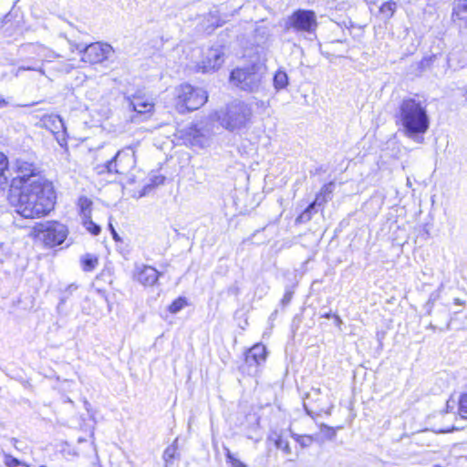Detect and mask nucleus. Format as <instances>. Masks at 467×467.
Listing matches in <instances>:
<instances>
[{"label": "nucleus", "instance_id": "9d476101", "mask_svg": "<svg viewBox=\"0 0 467 467\" xmlns=\"http://www.w3.org/2000/svg\"><path fill=\"white\" fill-rule=\"evenodd\" d=\"M13 169L17 173V176L12 179L11 186L14 188H18L20 185L32 182L36 177H43L40 174V168L36 164L23 159H17Z\"/></svg>", "mask_w": 467, "mask_h": 467}, {"label": "nucleus", "instance_id": "f704fd0d", "mask_svg": "<svg viewBox=\"0 0 467 467\" xmlns=\"http://www.w3.org/2000/svg\"><path fill=\"white\" fill-rule=\"evenodd\" d=\"M5 465H7L8 467H19L20 466V462L13 457L12 455H9V454H5Z\"/></svg>", "mask_w": 467, "mask_h": 467}, {"label": "nucleus", "instance_id": "ddd939ff", "mask_svg": "<svg viewBox=\"0 0 467 467\" xmlns=\"http://www.w3.org/2000/svg\"><path fill=\"white\" fill-rule=\"evenodd\" d=\"M42 126L56 135L57 142L62 146L66 144V128L62 119L57 115H47L41 119Z\"/></svg>", "mask_w": 467, "mask_h": 467}, {"label": "nucleus", "instance_id": "c9c22d12", "mask_svg": "<svg viewBox=\"0 0 467 467\" xmlns=\"http://www.w3.org/2000/svg\"><path fill=\"white\" fill-rule=\"evenodd\" d=\"M296 441L299 442V444L302 447H308L313 442V438L311 436L306 435V436H298L296 438Z\"/></svg>", "mask_w": 467, "mask_h": 467}, {"label": "nucleus", "instance_id": "393cba45", "mask_svg": "<svg viewBox=\"0 0 467 467\" xmlns=\"http://www.w3.org/2000/svg\"><path fill=\"white\" fill-rule=\"evenodd\" d=\"M81 262H82L83 270L86 272H91L98 265L99 260L96 255H93L90 254H86L82 257Z\"/></svg>", "mask_w": 467, "mask_h": 467}, {"label": "nucleus", "instance_id": "f3484780", "mask_svg": "<svg viewBox=\"0 0 467 467\" xmlns=\"http://www.w3.org/2000/svg\"><path fill=\"white\" fill-rule=\"evenodd\" d=\"M130 107L140 115L151 112L154 104L148 99L141 96H133L130 99Z\"/></svg>", "mask_w": 467, "mask_h": 467}, {"label": "nucleus", "instance_id": "b1692460", "mask_svg": "<svg viewBox=\"0 0 467 467\" xmlns=\"http://www.w3.org/2000/svg\"><path fill=\"white\" fill-rule=\"evenodd\" d=\"M274 87L276 90H281L288 85V77L285 71L278 70L274 76Z\"/></svg>", "mask_w": 467, "mask_h": 467}, {"label": "nucleus", "instance_id": "f03ea898", "mask_svg": "<svg viewBox=\"0 0 467 467\" xmlns=\"http://www.w3.org/2000/svg\"><path fill=\"white\" fill-rule=\"evenodd\" d=\"M395 118L408 138L417 142L423 140L421 136L430 128L426 100L420 99L417 95L404 98L397 109Z\"/></svg>", "mask_w": 467, "mask_h": 467}, {"label": "nucleus", "instance_id": "37998d69", "mask_svg": "<svg viewBox=\"0 0 467 467\" xmlns=\"http://www.w3.org/2000/svg\"><path fill=\"white\" fill-rule=\"evenodd\" d=\"M18 71L22 70H36V67H29V66H20L17 69Z\"/></svg>", "mask_w": 467, "mask_h": 467}, {"label": "nucleus", "instance_id": "49530a36", "mask_svg": "<svg viewBox=\"0 0 467 467\" xmlns=\"http://www.w3.org/2000/svg\"><path fill=\"white\" fill-rule=\"evenodd\" d=\"M97 170H99L98 171L99 173H103V172L107 171L105 169H103V166L101 167V170H99V167H97Z\"/></svg>", "mask_w": 467, "mask_h": 467}, {"label": "nucleus", "instance_id": "423d86ee", "mask_svg": "<svg viewBox=\"0 0 467 467\" xmlns=\"http://www.w3.org/2000/svg\"><path fill=\"white\" fill-rule=\"evenodd\" d=\"M37 238L41 239L47 246L61 244L67 235V227L57 222H46L37 223L34 227Z\"/></svg>", "mask_w": 467, "mask_h": 467}, {"label": "nucleus", "instance_id": "2eb2a0df", "mask_svg": "<svg viewBox=\"0 0 467 467\" xmlns=\"http://www.w3.org/2000/svg\"><path fill=\"white\" fill-rule=\"evenodd\" d=\"M189 135L192 138V143L193 145L203 148L209 144L212 132L202 124H195L190 129Z\"/></svg>", "mask_w": 467, "mask_h": 467}, {"label": "nucleus", "instance_id": "20e7f679", "mask_svg": "<svg viewBox=\"0 0 467 467\" xmlns=\"http://www.w3.org/2000/svg\"><path fill=\"white\" fill-rule=\"evenodd\" d=\"M175 108L178 112L184 114L203 106L208 100L206 90L194 88L190 84H182L174 90Z\"/></svg>", "mask_w": 467, "mask_h": 467}, {"label": "nucleus", "instance_id": "aec40b11", "mask_svg": "<svg viewBox=\"0 0 467 467\" xmlns=\"http://www.w3.org/2000/svg\"><path fill=\"white\" fill-rule=\"evenodd\" d=\"M396 8L397 4L395 2H385L379 6V16L382 20H388L393 16V14L396 11Z\"/></svg>", "mask_w": 467, "mask_h": 467}, {"label": "nucleus", "instance_id": "dca6fc26", "mask_svg": "<svg viewBox=\"0 0 467 467\" xmlns=\"http://www.w3.org/2000/svg\"><path fill=\"white\" fill-rule=\"evenodd\" d=\"M452 22L457 27H467V0H455Z\"/></svg>", "mask_w": 467, "mask_h": 467}, {"label": "nucleus", "instance_id": "bb28decb", "mask_svg": "<svg viewBox=\"0 0 467 467\" xmlns=\"http://www.w3.org/2000/svg\"><path fill=\"white\" fill-rule=\"evenodd\" d=\"M83 225L85 228L93 235L99 234L101 228L99 224L95 223L92 219L91 215L89 217H86L82 219Z\"/></svg>", "mask_w": 467, "mask_h": 467}, {"label": "nucleus", "instance_id": "cd10ccee", "mask_svg": "<svg viewBox=\"0 0 467 467\" xmlns=\"http://www.w3.org/2000/svg\"><path fill=\"white\" fill-rule=\"evenodd\" d=\"M186 305V299L184 297H179L170 305L169 311L171 313L176 314L180 312Z\"/></svg>", "mask_w": 467, "mask_h": 467}, {"label": "nucleus", "instance_id": "4be33fe9", "mask_svg": "<svg viewBox=\"0 0 467 467\" xmlns=\"http://www.w3.org/2000/svg\"><path fill=\"white\" fill-rule=\"evenodd\" d=\"M78 205L80 210V215L83 218L89 217L91 215V205L92 202L86 196H81L78 199Z\"/></svg>", "mask_w": 467, "mask_h": 467}, {"label": "nucleus", "instance_id": "0eeeda50", "mask_svg": "<svg viewBox=\"0 0 467 467\" xmlns=\"http://www.w3.org/2000/svg\"><path fill=\"white\" fill-rule=\"evenodd\" d=\"M136 165L135 150L129 146L119 150L115 156L103 165L109 173L126 174Z\"/></svg>", "mask_w": 467, "mask_h": 467}, {"label": "nucleus", "instance_id": "6ab92c4d", "mask_svg": "<svg viewBox=\"0 0 467 467\" xmlns=\"http://www.w3.org/2000/svg\"><path fill=\"white\" fill-rule=\"evenodd\" d=\"M269 439L274 441L275 447L281 450L285 454L290 455L292 453L289 441L286 439H284L282 435L275 432L269 437Z\"/></svg>", "mask_w": 467, "mask_h": 467}, {"label": "nucleus", "instance_id": "a18cd8bd", "mask_svg": "<svg viewBox=\"0 0 467 467\" xmlns=\"http://www.w3.org/2000/svg\"><path fill=\"white\" fill-rule=\"evenodd\" d=\"M454 304L462 306V305H463V302L461 299H459V298H455L454 299Z\"/></svg>", "mask_w": 467, "mask_h": 467}, {"label": "nucleus", "instance_id": "473e14b6", "mask_svg": "<svg viewBox=\"0 0 467 467\" xmlns=\"http://www.w3.org/2000/svg\"><path fill=\"white\" fill-rule=\"evenodd\" d=\"M175 452H176V447L174 445H171V446L167 447L163 452V460L166 462H171L174 458Z\"/></svg>", "mask_w": 467, "mask_h": 467}, {"label": "nucleus", "instance_id": "7c9ffc66", "mask_svg": "<svg viewBox=\"0 0 467 467\" xmlns=\"http://www.w3.org/2000/svg\"><path fill=\"white\" fill-rule=\"evenodd\" d=\"M321 432L324 433L327 439L332 441L336 438L337 431L335 428L329 427L326 424H321L320 426Z\"/></svg>", "mask_w": 467, "mask_h": 467}, {"label": "nucleus", "instance_id": "4468645a", "mask_svg": "<svg viewBox=\"0 0 467 467\" xmlns=\"http://www.w3.org/2000/svg\"><path fill=\"white\" fill-rule=\"evenodd\" d=\"M161 274L152 266L137 265L134 273L135 279L145 286H151L156 284Z\"/></svg>", "mask_w": 467, "mask_h": 467}, {"label": "nucleus", "instance_id": "2f4dec72", "mask_svg": "<svg viewBox=\"0 0 467 467\" xmlns=\"http://www.w3.org/2000/svg\"><path fill=\"white\" fill-rule=\"evenodd\" d=\"M226 453V460L228 462L232 464V467H247L245 464H244L240 460L236 459L229 449H225Z\"/></svg>", "mask_w": 467, "mask_h": 467}, {"label": "nucleus", "instance_id": "6e6552de", "mask_svg": "<svg viewBox=\"0 0 467 467\" xmlns=\"http://www.w3.org/2000/svg\"><path fill=\"white\" fill-rule=\"evenodd\" d=\"M229 55V47L225 45L212 46L204 54L202 61L198 64V70L202 73H209L218 70L224 63Z\"/></svg>", "mask_w": 467, "mask_h": 467}, {"label": "nucleus", "instance_id": "c85d7f7f", "mask_svg": "<svg viewBox=\"0 0 467 467\" xmlns=\"http://www.w3.org/2000/svg\"><path fill=\"white\" fill-rule=\"evenodd\" d=\"M150 183L144 187L143 194L148 192L152 187L162 184L165 181V177L163 175H153L150 177Z\"/></svg>", "mask_w": 467, "mask_h": 467}, {"label": "nucleus", "instance_id": "72a5a7b5", "mask_svg": "<svg viewBox=\"0 0 467 467\" xmlns=\"http://www.w3.org/2000/svg\"><path fill=\"white\" fill-rule=\"evenodd\" d=\"M77 288L78 286L74 284L67 285V287L66 288V290L64 291L63 295L60 297L59 306L63 305L68 298L69 295H71L73 291L77 290Z\"/></svg>", "mask_w": 467, "mask_h": 467}, {"label": "nucleus", "instance_id": "3c124183", "mask_svg": "<svg viewBox=\"0 0 467 467\" xmlns=\"http://www.w3.org/2000/svg\"><path fill=\"white\" fill-rule=\"evenodd\" d=\"M464 98H465V99H466V101H467V90H466V91H465V93H464Z\"/></svg>", "mask_w": 467, "mask_h": 467}, {"label": "nucleus", "instance_id": "5701e85b", "mask_svg": "<svg viewBox=\"0 0 467 467\" xmlns=\"http://www.w3.org/2000/svg\"><path fill=\"white\" fill-rule=\"evenodd\" d=\"M321 395V389L319 388H313L310 392L306 394V400L304 402V408L306 413L312 416L313 411L309 409V404L312 401L317 402L319 401V396Z\"/></svg>", "mask_w": 467, "mask_h": 467}, {"label": "nucleus", "instance_id": "a878e982", "mask_svg": "<svg viewBox=\"0 0 467 467\" xmlns=\"http://www.w3.org/2000/svg\"><path fill=\"white\" fill-rule=\"evenodd\" d=\"M16 15L13 13L7 14L1 21L0 26L6 27V29L16 28L21 26V19H14Z\"/></svg>", "mask_w": 467, "mask_h": 467}, {"label": "nucleus", "instance_id": "c756f323", "mask_svg": "<svg viewBox=\"0 0 467 467\" xmlns=\"http://www.w3.org/2000/svg\"><path fill=\"white\" fill-rule=\"evenodd\" d=\"M459 413L460 415L467 419V392L463 393L459 400Z\"/></svg>", "mask_w": 467, "mask_h": 467}, {"label": "nucleus", "instance_id": "412c9836", "mask_svg": "<svg viewBox=\"0 0 467 467\" xmlns=\"http://www.w3.org/2000/svg\"><path fill=\"white\" fill-rule=\"evenodd\" d=\"M317 213V208L311 202L296 219V223H306L312 219L314 213Z\"/></svg>", "mask_w": 467, "mask_h": 467}, {"label": "nucleus", "instance_id": "4c0bfd02", "mask_svg": "<svg viewBox=\"0 0 467 467\" xmlns=\"http://www.w3.org/2000/svg\"><path fill=\"white\" fill-rule=\"evenodd\" d=\"M332 187H333V183L330 182L328 184H326L324 185L321 190H320V193H323V195H325L326 197H329V195L331 194L332 192Z\"/></svg>", "mask_w": 467, "mask_h": 467}, {"label": "nucleus", "instance_id": "f257e3e1", "mask_svg": "<svg viewBox=\"0 0 467 467\" xmlns=\"http://www.w3.org/2000/svg\"><path fill=\"white\" fill-rule=\"evenodd\" d=\"M16 212L26 219L48 214L56 203V192L51 182L36 177L32 182L20 185Z\"/></svg>", "mask_w": 467, "mask_h": 467}, {"label": "nucleus", "instance_id": "de8ad7c7", "mask_svg": "<svg viewBox=\"0 0 467 467\" xmlns=\"http://www.w3.org/2000/svg\"><path fill=\"white\" fill-rule=\"evenodd\" d=\"M335 317H336V320H337V324H339V323H341V322H342V321H341V319H340V317H339L338 316H335Z\"/></svg>", "mask_w": 467, "mask_h": 467}, {"label": "nucleus", "instance_id": "f8f14e48", "mask_svg": "<svg viewBox=\"0 0 467 467\" xmlns=\"http://www.w3.org/2000/svg\"><path fill=\"white\" fill-rule=\"evenodd\" d=\"M289 26L295 29H311L317 26L316 14L311 10H297L288 20Z\"/></svg>", "mask_w": 467, "mask_h": 467}, {"label": "nucleus", "instance_id": "9b49d317", "mask_svg": "<svg viewBox=\"0 0 467 467\" xmlns=\"http://www.w3.org/2000/svg\"><path fill=\"white\" fill-rule=\"evenodd\" d=\"M266 356V348L263 344L254 345L245 354L244 371L249 375H255L258 367L265 362Z\"/></svg>", "mask_w": 467, "mask_h": 467}, {"label": "nucleus", "instance_id": "09e8293b", "mask_svg": "<svg viewBox=\"0 0 467 467\" xmlns=\"http://www.w3.org/2000/svg\"><path fill=\"white\" fill-rule=\"evenodd\" d=\"M450 403H451V400H448V401H447V411H449V409L451 408Z\"/></svg>", "mask_w": 467, "mask_h": 467}, {"label": "nucleus", "instance_id": "c03bdc74", "mask_svg": "<svg viewBox=\"0 0 467 467\" xmlns=\"http://www.w3.org/2000/svg\"><path fill=\"white\" fill-rule=\"evenodd\" d=\"M439 295L438 294H435V293H432L430 296V299H429V304L431 303V302H434L437 298H438Z\"/></svg>", "mask_w": 467, "mask_h": 467}, {"label": "nucleus", "instance_id": "58836bf2", "mask_svg": "<svg viewBox=\"0 0 467 467\" xmlns=\"http://www.w3.org/2000/svg\"><path fill=\"white\" fill-rule=\"evenodd\" d=\"M36 104V102H33L32 104H28L27 106H34ZM9 105L16 106L15 104L11 103L10 99H5L3 97H0V108H4V107L9 106ZM16 106H19V105L17 104ZM23 106L26 107V105H23Z\"/></svg>", "mask_w": 467, "mask_h": 467}, {"label": "nucleus", "instance_id": "8fccbe9b", "mask_svg": "<svg viewBox=\"0 0 467 467\" xmlns=\"http://www.w3.org/2000/svg\"><path fill=\"white\" fill-rule=\"evenodd\" d=\"M324 317H327V318H329L331 317V315L330 314H326Z\"/></svg>", "mask_w": 467, "mask_h": 467}, {"label": "nucleus", "instance_id": "a19ab883", "mask_svg": "<svg viewBox=\"0 0 467 467\" xmlns=\"http://www.w3.org/2000/svg\"><path fill=\"white\" fill-rule=\"evenodd\" d=\"M291 299H292V292L287 291V292H285V294L284 295V296L282 298V304L286 305L291 301Z\"/></svg>", "mask_w": 467, "mask_h": 467}, {"label": "nucleus", "instance_id": "1a4fd4ad", "mask_svg": "<svg viewBox=\"0 0 467 467\" xmlns=\"http://www.w3.org/2000/svg\"><path fill=\"white\" fill-rule=\"evenodd\" d=\"M78 51L83 54L82 60L90 64L100 63L107 59L112 51L109 44L96 42L87 45L85 43L71 44Z\"/></svg>", "mask_w": 467, "mask_h": 467}, {"label": "nucleus", "instance_id": "e433bc0d", "mask_svg": "<svg viewBox=\"0 0 467 467\" xmlns=\"http://www.w3.org/2000/svg\"><path fill=\"white\" fill-rule=\"evenodd\" d=\"M327 197L323 195V193L318 192L316 195V198L312 203L317 208L324 205L327 202Z\"/></svg>", "mask_w": 467, "mask_h": 467}, {"label": "nucleus", "instance_id": "79ce46f5", "mask_svg": "<svg viewBox=\"0 0 467 467\" xmlns=\"http://www.w3.org/2000/svg\"><path fill=\"white\" fill-rule=\"evenodd\" d=\"M109 230H110V233H111V234H112L113 239H114V240H116V241H119V234H117V232H116V230H115V228L113 227V225H112V223H109Z\"/></svg>", "mask_w": 467, "mask_h": 467}, {"label": "nucleus", "instance_id": "a211bd4d", "mask_svg": "<svg viewBox=\"0 0 467 467\" xmlns=\"http://www.w3.org/2000/svg\"><path fill=\"white\" fill-rule=\"evenodd\" d=\"M11 175L8 169V159L3 152H0V187L7 183Z\"/></svg>", "mask_w": 467, "mask_h": 467}, {"label": "nucleus", "instance_id": "603ef678", "mask_svg": "<svg viewBox=\"0 0 467 467\" xmlns=\"http://www.w3.org/2000/svg\"><path fill=\"white\" fill-rule=\"evenodd\" d=\"M433 467H442V466H441V465H439V464H436V465H434Z\"/></svg>", "mask_w": 467, "mask_h": 467}, {"label": "nucleus", "instance_id": "7ed1b4c3", "mask_svg": "<svg viewBox=\"0 0 467 467\" xmlns=\"http://www.w3.org/2000/svg\"><path fill=\"white\" fill-rule=\"evenodd\" d=\"M252 115L251 107L241 100H234L215 113L220 125L231 132H239L246 129L251 122Z\"/></svg>", "mask_w": 467, "mask_h": 467}, {"label": "nucleus", "instance_id": "39448f33", "mask_svg": "<svg viewBox=\"0 0 467 467\" xmlns=\"http://www.w3.org/2000/svg\"><path fill=\"white\" fill-rule=\"evenodd\" d=\"M262 74L254 66L235 68L230 74V82L246 92H258L262 87Z\"/></svg>", "mask_w": 467, "mask_h": 467}, {"label": "nucleus", "instance_id": "ea45409f", "mask_svg": "<svg viewBox=\"0 0 467 467\" xmlns=\"http://www.w3.org/2000/svg\"><path fill=\"white\" fill-rule=\"evenodd\" d=\"M434 59V57H425L423 58L420 63V67L421 68H424L426 67H429L431 65V63L432 62V60Z\"/></svg>", "mask_w": 467, "mask_h": 467}]
</instances>
